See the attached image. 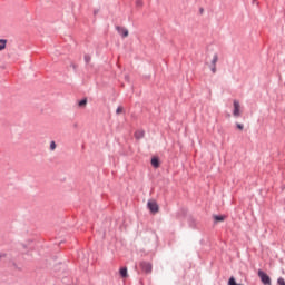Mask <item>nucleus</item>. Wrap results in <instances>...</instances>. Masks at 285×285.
I'll return each mask as SVG.
<instances>
[{
	"mask_svg": "<svg viewBox=\"0 0 285 285\" xmlns=\"http://www.w3.org/2000/svg\"><path fill=\"white\" fill-rule=\"evenodd\" d=\"M262 284L264 285H271V276H268V274H266L264 271L262 269H258V273H257Z\"/></svg>",
	"mask_w": 285,
	"mask_h": 285,
	"instance_id": "nucleus-1",
	"label": "nucleus"
},
{
	"mask_svg": "<svg viewBox=\"0 0 285 285\" xmlns=\"http://www.w3.org/2000/svg\"><path fill=\"white\" fill-rule=\"evenodd\" d=\"M139 266L144 273H153V264L150 262L142 261Z\"/></svg>",
	"mask_w": 285,
	"mask_h": 285,
	"instance_id": "nucleus-2",
	"label": "nucleus"
},
{
	"mask_svg": "<svg viewBox=\"0 0 285 285\" xmlns=\"http://www.w3.org/2000/svg\"><path fill=\"white\" fill-rule=\"evenodd\" d=\"M147 206H148L150 213H159V205L157 204V202H155V200L148 202Z\"/></svg>",
	"mask_w": 285,
	"mask_h": 285,
	"instance_id": "nucleus-3",
	"label": "nucleus"
},
{
	"mask_svg": "<svg viewBox=\"0 0 285 285\" xmlns=\"http://www.w3.org/2000/svg\"><path fill=\"white\" fill-rule=\"evenodd\" d=\"M240 105H239V100H234V111L233 115L235 117H242V111L239 110Z\"/></svg>",
	"mask_w": 285,
	"mask_h": 285,
	"instance_id": "nucleus-4",
	"label": "nucleus"
},
{
	"mask_svg": "<svg viewBox=\"0 0 285 285\" xmlns=\"http://www.w3.org/2000/svg\"><path fill=\"white\" fill-rule=\"evenodd\" d=\"M116 30H117L118 35H121V37H128V29L118 26V27H116Z\"/></svg>",
	"mask_w": 285,
	"mask_h": 285,
	"instance_id": "nucleus-5",
	"label": "nucleus"
},
{
	"mask_svg": "<svg viewBox=\"0 0 285 285\" xmlns=\"http://www.w3.org/2000/svg\"><path fill=\"white\" fill-rule=\"evenodd\" d=\"M146 136V131L139 129V130H136L135 134H134V137L135 139H144V137Z\"/></svg>",
	"mask_w": 285,
	"mask_h": 285,
	"instance_id": "nucleus-6",
	"label": "nucleus"
},
{
	"mask_svg": "<svg viewBox=\"0 0 285 285\" xmlns=\"http://www.w3.org/2000/svg\"><path fill=\"white\" fill-rule=\"evenodd\" d=\"M159 165H160L159 158L153 157V158H151V166H153L154 168H159Z\"/></svg>",
	"mask_w": 285,
	"mask_h": 285,
	"instance_id": "nucleus-7",
	"label": "nucleus"
},
{
	"mask_svg": "<svg viewBox=\"0 0 285 285\" xmlns=\"http://www.w3.org/2000/svg\"><path fill=\"white\" fill-rule=\"evenodd\" d=\"M7 46H8V40L0 39V52H2V50H6Z\"/></svg>",
	"mask_w": 285,
	"mask_h": 285,
	"instance_id": "nucleus-8",
	"label": "nucleus"
},
{
	"mask_svg": "<svg viewBox=\"0 0 285 285\" xmlns=\"http://www.w3.org/2000/svg\"><path fill=\"white\" fill-rule=\"evenodd\" d=\"M120 277H124V278L128 277V268L126 267L120 268Z\"/></svg>",
	"mask_w": 285,
	"mask_h": 285,
	"instance_id": "nucleus-9",
	"label": "nucleus"
},
{
	"mask_svg": "<svg viewBox=\"0 0 285 285\" xmlns=\"http://www.w3.org/2000/svg\"><path fill=\"white\" fill-rule=\"evenodd\" d=\"M49 150H51V153H55V150H57V142H55V140L50 141Z\"/></svg>",
	"mask_w": 285,
	"mask_h": 285,
	"instance_id": "nucleus-10",
	"label": "nucleus"
},
{
	"mask_svg": "<svg viewBox=\"0 0 285 285\" xmlns=\"http://www.w3.org/2000/svg\"><path fill=\"white\" fill-rule=\"evenodd\" d=\"M219 61V56L217 53L214 55L212 60V66H217V62Z\"/></svg>",
	"mask_w": 285,
	"mask_h": 285,
	"instance_id": "nucleus-11",
	"label": "nucleus"
},
{
	"mask_svg": "<svg viewBox=\"0 0 285 285\" xmlns=\"http://www.w3.org/2000/svg\"><path fill=\"white\" fill-rule=\"evenodd\" d=\"M214 219H215V222H224V219H226V216H224V215H215Z\"/></svg>",
	"mask_w": 285,
	"mask_h": 285,
	"instance_id": "nucleus-12",
	"label": "nucleus"
},
{
	"mask_svg": "<svg viewBox=\"0 0 285 285\" xmlns=\"http://www.w3.org/2000/svg\"><path fill=\"white\" fill-rule=\"evenodd\" d=\"M86 104H88V99L83 98L82 100H80V101L78 102V106H79L80 108H83V106H86Z\"/></svg>",
	"mask_w": 285,
	"mask_h": 285,
	"instance_id": "nucleus-13",
	"label": "nucleus"
},
{
	"mask_svg": "<svg viewBox=\"0 0 285 285\" xmlns=\"http://www.w3.org/2000/svg\"><path fill=\"white\" fill-rule=\"evenodd\" d=\"M137 8H141L144 6V0H136Z\"/></svg>",
	"mask_w": 285,
	"mask_h": 285,
	"instance_id": "nucleus-14",
	"label": "nucleus"
},
{
	"mask_svg": "<svg viewBox=\"0 0 285 285\" xmlns=\"http://www.w3.org/2000/svg\"><path fill=\"white\" fill-rule=\"evenodd\" d=\"M91 57H90V55H85V62L86 63H90V61H91Z\"/></svg>",
	"mask_w": 285,
	"mask_h": 285,
	"instance_id": "nucleus-15",
	"label": "nucleus"
},
{
	"mask_svg": "<svg viewBox=\"0 0 285 285\" xmlns=\"http://www.w3.org/2000/svg\"><path fill=\"white\" fill-rule=\"evenodd\" d=\"M210 70H212V72H213V75H215V72H217V66L212 65V66H210Z\"/></svg>",
	"mask_w": 285,
	"mask_h": 285,
	"instance_id": "nucleus-16",
	"label": "nucleus"
},
{
	"mask_svg": "<svg viewBox=\"0 0 285 285\" xmlns=\"http://www.w3.org/2000/svg\"><path fill=\"white\" fill-rule=\"evenodd\" d=\"M121 112H124V107H118L116 114L121 115Z\"/></svg>",
	"mask_w": 285,
	"mask_h": 285,
	"instance_id": "nucleus-17",
	"label": "nucleus"
},
{
	"mask_svg": "<svg viewBox=\"0 0 285 285\" xmlns=\"http://www.w3.org/2000/svg\"><path fill=\"white\" fill-rule=\"evenodd\" d=\"M277 284H278V285H285L284 278L279 277V278L277 279Z\"/></svg>",
	"mask_w": 285,
	"mask_h": 285,
	"instance_id": "nucleus-18",
	"label": "nucleus"
},
{
	"mask_svg": "<svg viewBox=\"0 0 285 285\" xmlns=\"http://www.w3.org/2000/svg\"><path fill=\"white\" fill-rule=\"evenodd\" d=\"M236 127L238 128V130H244V125L243 124L237 122Z\"/></svg>",
	"mask_w": 285,
	"mask_h": 285,
	"instance_id": "nucleus-19",
	"label": "nucleus"
},
{
	"mask_svg": "<svg viewBox=\"0 0 285 285\" xmlns=\"http://www.w3.org/2000/svg\"><path fill=\"white\" fill-rule=\"evenodd\" d=\"M199 11H200V14H203V13H204V9H203V8H200V9H199Z\"/></svg>",
	"mask_w": 285,
	"mask_h": 285,
	"instance_id": "nucleus-20",
	"label": "nucleus"
},
{
	"mask_svg": "<svg viewBox=\"0 0 285 285\" xmlns=\"http://www.w3.org/2000/svg\"><path fill=\"white\" fill-rule=\"evenodd\" d=\"M257 0H253V3H255Z\"/></svg>",
	"mask_w": 285,
	"mask_h": 285,
	"instance_id": "nucleus-21",
	"label": "nucleus"
},
{
	"mask_svg": "<svg viewBox=\"0 0 285 285\" xmlns=\"http://www.w3.org/2000/svg\"><path fill=\"white\" fill-rule=\"evenodd\" d=\"M284 285H285V283H284Z\"/></svg>",
	"mask_w": 285,
	"mask_h": 285,
	"instance_id": "nucleus-22",
	"label": "nucleus"
}]
</instances>
